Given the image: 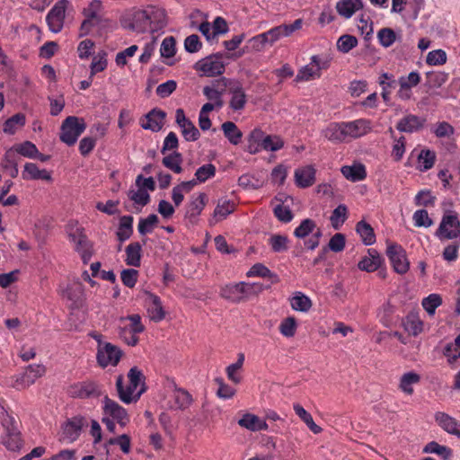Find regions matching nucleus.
I'll use <instances>...</instances> for the list:
<instances>
[{"label":"nucleus","instance_id":"obj_1","mask_svg":"<svg viewBox=\"0 0 460 460\" xmlns=\"http://www.w3.org/2000/svg\"><path fill=\"white\" fill-rule=\"evenodd\" d=\"M261 290V286L258 283L241 281L223 286L219 294L222 298L231 303L239 304L249 300L251 296L258 294Z\"/></svg>","mask_w":460,"mask_h":460},{"label":"nucleus","instance_id":"obj_2","mask_svg":"<svg viewBox=\"0 0 460 460\" xmlns=\"http://www.w3.org/2000/svg\"><path fill=\"white\" fill-rule=\"evenodd\" d=\"M68 238L75 244V251L79 253L84 265L88 264L93 253V243L84 233L83 227H75L68 230Z\"/></svg>","mask_w":460,"mask_h":460},{"label":"nucleus","instance_id":"obj_3","mask_svg":"<svg viewBox=\"0 0 460 460\" xmlns=\"http://www.w3.org/2000/svg\"><path fill=\"white\" fill-rule=\"evenodd\" d=\"M86 124L83 119L68 116L60 128L59 138L68 146H74L78 137L84 132Z\"/></svg>","mask_w":460,"mask_h":460},{"label":"nucleus","instance_id":"obj_4","mask_svg":"<svg viewBox=\"0 0 460 460\" xmlns=\"http://www.w3.org/2000/svg\"><path fill=\"white\" fill-rule=\"evenodd\" d=\"M217 82L227 88L228 93L231 95L229 108L234 111H243L247 103V94L243 84L239 80L226 77H221Z\"/></svg>","mask_w":460,"mask_h":460},{"label":"nucleus","instance_id":"obj_5","mask_svg":"<svg viewBox=\"0 0 460 460\" xmlns=\"http://www.w3.org/2000/svg\"><path fill=\"white\" fill-rule=\"evenodd\" d=\"M226 56V55L223 52H217L201 58L195 63L193 67L205 76L213 77L221 75L226 69V64L223 60Z\"/></svg>","mask_w":460,"mask_h":460},{"label":"nucleus","instance_id":"obj_6","mask_svg":"<svg viewBox=\"0 0 460 460\" xmlns=\"http://www.w3.org/2000/svg\"><path fill=\"white\" fill-rule=\"evenodd\" d=\"M88 426V420L83 415H75L68 418L61 424L59 440L66 443L76 441L84 428Z\"/></svg>","mask_w":460,"mask_h":460},{"label":"nucleus","instance_id":"obj_7","mask_svg":"<svg viewBox=\"0 0 460 460\" xmlns=\"http://www.w3.org/2000/svg\"><path fill=\"white\" fill-rule=\"evenodd\" d=\"M208 198L205 192L193 194L185 205L184 219L194 226L199 222V216L207 206Z\"/></svg>","mask_w":460,"mask_h":460},{"label":"nucleus","instance_id":"obj_8","mask_svg":"<svg viewBox=\"0 0 460 460\" xmlns=\"http://www.w3.org/2000/svg\"><path fill=\"white\" fill-rule=\"evenodd\" d=\"M68 394L74 398L95 399L102 394V385L93 380H85L73 384Z\"/></svg>","mask_w":460,"mask_h":460},{"label":"nucleus","instance_id":"obj_9","mask_svg":"<svg viewBox=\"0 0 460 460\" xmlns=\"http://www.w3.org/2000/svg\"><path fill=\"white\" fill-rule=\"evenodd\" d=\"M386 255L398 274H405L410 268V262L406 257L405 250L398 243H391L387 246Z\"/></svg>","mask_w":460,"mask_h":460},{"label":"nucleus","instance_id":"obj_10","mask_svg":"<svg viewBox=\"0 0 460 460\" xmlns=\"http://www.w3.org/2000/svg\"><path fill=\"white\" fill-rule=\"evenodd\" d=\"M137 387L131 386L129 383L126 387L124 386V376L122 375H119L116 379V390L118 393V396L119 400L126 403L129 404L131 402H137L140 396L146 391V384L142 385V387L138 391H137Z\"/></svg>","mask_w":460,"mask_h":460},{"label":"nucleus","instance_id":"obj_11","mask_svg":"<svg viewBox=\"0 0 460 460\" xmlns=\"http://www.w3.org/2000/svg\"><path fill=\"white\" fill-rule=\"evenodd\" d=\"M121 356V349L110 342L104 343L103 346H98L96 358L98 364L102 367L109 365L117 366Z\"/></svg>","mask_w":460,"mask_h":460},{"label":"nucleus","instance_id":"obj_12","mask_svg":"<svg viewBox=\"0 0 460 460\" xmlns=\"http://www.w3.org/2000/svg\"><path fill=\"white\" fill-rule=\"evenodd\" d=\"M67 4V0H60L57 2L48 13L46 22L52 32L58 33L61 31L64 25Z\"/></svg>","mask_w":460,"mask_h":460},{"label":"nucleus","instance_id":"obj_13","mask_svg":"<svg viewBox=\"0 0 460 460\" xmlns=\"http://www.w3.org/2000/svg\"><path fill=\"white\" fill-rule=\"evenodd\" d=\"M103 414L105 416L111 417L115 420L121 427H125L130 420L127 410L119 405L114 400L105 395L103 398Z\"/></svg>","mask_w":460,"mask_h":460},{"label":"nucleus","instance_id":"obj_14","mask_svg":"<svg viewBox=\"0 0 460 460\" xmlns=\"http://www.w3.org/2000/svg\"><path fill=\"white\" fill-rule=\"evenodd\" d=\"M60 295L63 298L70 302L71 309H79L83 307L84 303V288L81 282H75L64 288Z\"/></svg>","mask_w":460,"mask_h":460},{"label":"nucleus","instance_id":"obj_15","mask_svg":"<svg viewBox=\"0 0 460 460\" xmlns=\"http://www.w3.org/2000/svg\"><path fill=\"white\" fill-rule=\"evenodd\" d=\"M147 15L146 9L135 10L130 18L122 22V26L137 32H145L150 29Z\"/></svg>","mask_w":460,"mask_h":460},{"label":"nucleus","instance_id":"obj_16","mask_svg":"<svg viewBox=\"0 0 460 460\" xmlns=\"http://www.w3.org/2000/svg\"><path fill=\"white\" fill-rule=\"evenodd\" d=\"M165 117L166 113L164 111L158 108H154L144 116L145 120L141 119L140 125L146 130L158 132L162 129L164 124Z\"/></svg>","mask_w":460,"mask_h":460},{"label":"nucleus","instance_id":"obj_17","mask_svg":"<svg viewBox=\"0 0 460 460\" xmlns=\"http://www.w3.org/2000/svg\"><path fill=\"white\" fill-rule=\"evenodd\" d=\"M146 305L147 307V313L151 320L155 322H160L164 319L165 312L162 305L161 298L149 291H145Z\"/></svg>","mask_w":460,"mask_h":460},{"label":"nucleus","instance_id":"obj_18","mask_svg":"<svg viewBox=\"0 0 460 460\" xmlns=\"http://www.w3.org/2000/svg\"><path fill=\"white\" fill-rule=\"evenodd\" d=\"M437 424L447 433L460 438V421L444 411H437L434 415Z\"/></svg>","mask_w":460,"mask_h":460},{"label":"nucleus","instance_id":"obj_19","mask_svg":"<svg viewBox=\"0 0 460 460\" xmlns=\"http://www.w3.org/2000/svg\"><path fill=\"white\" fill-rule=\"evenodd\" d=\"M345 128L346 139L358 138L367 135L370 129V121L365 119H359L353 121L343 122Z\"/></svg>","mask_w":460,"mask_h":460},{"label":"nucleus","instance_id":"obj_20","mask_svg":"<svg viewBox=\"0 0 460 460\" xmlns=\"http://www.w3.org/2000/svg\"><path fill=\"white\" fill-rule=\"evenodd\" d=\"M302 20L296 19L291 24H281L267 31L270 37V45H273L282 37L290 36L293 32L302 28Z\"/></svg>","mask_w":460,"mask_h":460},{"label":"nucleus","instance_id":"obj_21","mask_svg":"<svg viewBox=\"0 0 460 460\" xmlns=\"http://www.w3.org/2000/svg\"><path fill=\"white\" fill-rule=\"evenodd\" d=\"M235 210V203L230 199H221L214 209L210 218H208V225L215 226L218 222L226 219Z\"/></svg>","mask_w":460,"mask_h":460},{"label":"nucleus","instance_id":"obj_22","mask_svg":"<svg viewBox=\"0 0 460 460\" xmlns=\"http://www.w3.org/2000/svg\"><path fill=\"white\" fill-rule=\"evenodd\" d=\"M426 119L414 114H408L402 118L396 124V129L400 132L413 133L420 130Z\"/></svg>","mask_w":460,"mask_h":460},{"label":"nucleus","instance_id":"obj_23","mask_svg":"<svg viewBox=\"0 0 460 460\" xmlns=\"http://www.w3.org/2000/svg\"><path fill=\"white\" fill-rule=\"evenodd\" d=\"M146 10L148 14L151 31L161 30L166 26V13L164 9L155 5H148Z\"/></svg>","mask_w":460,"mask_h":460},{"label":"nucleus","instance_id":"obj_24","mask_svg":"<svg viewBox=\"0 0 460 460\" xmlns=\"http://www.w3.org/2000/svg\"><path fill=\"white\" fill-rule=\"evenodd\" d=\"M315 169L313 165L297 168L295 171V182L299 188L305 189L315 181Z\"/></svg>","mask_w":460,"mask_h":460},{"label":"nucleus","instance_id":"obj_25","mask_svg":"<svg viewBox=\"0 0 460 460\" xmlns=\"http://www.w3.org/2000/svg\"><path fill=\"white\" fill-rule=\"evenodd\" d=\"M383 258L375 249H368L367 255L363 257L358 263L360 270L367 272L376 271L382 264Z\"/></svg>","mask_w":460,"mask_h":460},{"label":"nucleus","instance_id":"obj_26","mask_svg":"<svg viewBox=\"0 0 460 460\" xmlns=\"http://www.w3.org/2000/svg\"><path fill=\"white\" fill-rule=\"evenodd\" d=\"M19 160L20 156L17 155L14 150L10 148L5 152L1 161V167L11 178H16L18 176Z\"/></svg>","mask_w":460,"mask_h":460},{"label":"nucleus","instance_id":"obj_27","mask_svg":"<svg viewBox=\"0 0 460 460\" xmlns=\"http://www.w3.org/2000/svg\"><path fill=\"white\" fill-rule=\"evenodd\" d=\"M335 8L341 17L349 19L358 10L363 8V3L359 0H340Z\"/></svg>","mask_w":460,"mask_h":460},{"label":"nucleus","instance_id":"obj_28","mask_svg":"<svg viewBox=\"0 0 460 460\" xmlns=\"http://www.w3.org/2000/svg\"><path fill=\"white\" fill-rule=\"evenodd\" d=\"M341 172L347 180L352 182L363 181L367 177L366 167L362 164L344 165L341 167Z\"/></svg>","mask_w":460,"mask_h":460},{"label":"nucleus","instance_id":"obj_29","mask_svg":"<svg viewBox=\"0 0 460 460\" xmlns=\"http://www.w3.org/2000/svg\"><path fill=\"white\" fill-rule=\"evenodd\" d=\"M238 424L251 431L267 430L268 424L261 420L258 416L251 413L244 414L239 420Z\"/></svg>","mask_w":460,"mask_h":460},{"label":"nucleus","instance_id":"obj_30","mask_svg":"<svg viewBox=\"0 0 460 460\" xmlns=\"http://www.w3.org/2000/svg\"><path fill=\"white\" fill-rule=\"evenodd\" d=\"M248 278L261 277L269 279L272 284H276L279 281V276L272 272L268 267L262 263L253 264L250 270L246 272Z\"/></svg>","mask_w":460,"mask_h":460},{"label":"nucleus","instance_id":"obj_31","mask_svg":"<svg viewBox=\"0 0 460 460\" xmlns=\"http://www.w3.org/2000/svg\"><path fill=\"white\" fill-rule=\"evenodd\" d=\"M125 262L128 266L139 267L141 264L142 244L138 242L129 243L126 249Z\"/></svg>","mask_w":460,"mask_h":460},{"label":"nucleus","instance_id":"obj_32","mask_svg":"<svg viewBox=\"0 0 460 460\" xmlns=\"http://www.w3.org/2000/svg\"><path fill=\"white\" fill-rule=\"evenodd\" d=\"M133 217L127 215L119 218V228L116 233L117 238L120 243L129 239L133 234Z\"/></svg>","mask_w":460,"mask_h":460},{"label":"nucleus","instance_id":"obj_33","mask_svg":"<svg viewBox=\"0 0 460 460\" xmlns=\"http://www.w3.org/2000/svg\"><path fill=\"white\" fill-rule=\"evenodd\" d=\"M425 454H436L443 460H449L453 456V450L447 447L438 444L436 441H430L422 449Z\"/></svg>","mask_w":460,"mask_h":460},{"label":"nucleus","instance_id":"obj_34","mask_svg":"<svg viewBox=\"0 0 460 460\" xmlns=\"http://www.w3.org/2000/svg\"><path fill=\"white\" fill-rule=\"evenodd\" d=\"M323 135L328 140L332 142L347 141L343 122L331 123L324 130Z\"/></svg>","mask_w":460,"mask_h":460},{"label":"nucleus","instance_id":"obj_35","mask_svg":"<svg viewBox=\"0 0 460 460\" xmlns=\"http://www.w3.org/2000/svg\"><path fill=\"white\" fill-rule=\"evenodd\" d=\"M356 232L359 234L365 245H371L376 243V234L373 227L364 220L356 225Z\"/></svg>","mask_w":460,"mask_h":460},{"label":"nucleus","instance_id":"obj_36","mask_svg":"<svg viewBox=\"0 0 460 460\" xmlns=\"http://www.w3.org/2000/svg\"><path fill=\"white\" fill-rule=\"evenodd\" d=\"M293 410L313 433L319 434L322 432V428L314 423L312 415L306 411L302 405L299 403H294Z\"/></svg>","mask_w":460,"mask_h":460},{"label":"nucleus","instance_id":"obj_37","mask_svg":"<svg viewBox=\"0 0 460 460\" xmlns=\"http://www.w3.org/2000/svg\"><path fill=\"white\" fill-rule=\"evenodd\" d=\"M182 155L177 151H173L172 154L163 158L162 164L164 167L171 170L172 172L175 173H181L182 172Z\"/></svg>","mask_w":460,"mask_h":460},{"label":"nucleus","instance_id":"obj_38","mask_svg":"<svg viewBox=\"0 0 460 460\" xmlns=\"http://www.w3.org/2000/svg\"><path fill=\"white\" fill-rule=\"evenodd\" d=\"M222 130L225 137L232 145H238L241 142L243 133L237 126L232 121H226L222 124Z\"/></svg>","mask_w":460,"mask_h":460},{"label":"nucleus","instance_id":"obj_39","mask_svg":"<svg viewBox=\"0 0 460 460\" xmlns=\"http://www.w3.org/2000/svg\"><path fill=\"white\" fill-rule=\"evenodd\" d=\"M290 305L295 311L306 313L312 307V301L302 292H296L290 299Z\"/></svg>","mask_w":460,"mask_h":460},{"label":"nucleus","instance_id":"obj_40","mask_svg":"<svg viewBox=\"0 0 460 460\" xmlns=\"http://www.w3.org/2000/svg\"><path fill=\"white\" fill-rule=\"evenodd\" d=\"M420 381V375L415 372H407L402 376L399 387L403 393L411 394L413 393L412 385L418 384Z\"/></svg>","mask_w":460,"mask_h":460},{"label":"nucleus","instance_id":"obj_41","mask_svg":"<svg viewBox=\"0 0 460 460\" xmlns=\"http://www.w3.org/2000/svg\"><path fill=\"white\" fill-rule=\"evenodd\" d=\"M348 218V208L344 204H340L334 210L332 211L330 221L332 227L336 230L340 229V227L344 224V222Z\"/></svg>","mask_w":460,"mask_h":460},{"label":"nucleus","instance_id":"obj_42","mask_svg":"<svg viewBox=\"0 0 460 460\" xmlns=\"http://www.w3.org/2000/svg\"><path fill=\"white\" fill-rule=\"evenodd\" d=\"M268 243L273 252H284L288 250L289 240L287 235L275 234L269 238Z\"/></svg>","mask_w":460,"mask_h":460},{"label":"nucleus","instance_id":"obj_43","mask_svg":"<svg viewBox=\"0 0 460 460\" xmlns=\"http://www.w3.org/2000/svg\"><path fill=\"white\" fill-rule=\"evenodd\" d=\"M442 302L441 296L433 293L422 299L421 305L428 314L432 316L435 314L436 309L442 305Z\"/></svg>","mask_w":460,"mask_h":460},{"label":"nucleus","instance_id":"obj_44","mask_svg":"<svg viewBox=\"0 0 460 460\" xmlns=\"http://www.w3.org/2000/svg\"><path fill=\"white\" fill-rule=\"evenodd\" d=\"M3 443L5 446V447L10 451L20 450V448L22 446L21 432L18 429L6 432Z\"/></svg>","mask_w":460,"mask_h":460},{"label":"nucleus","instance_id":"obj_45","mask_svg":"<svg viewBox=\"0 0 460 460\" xmlns=\"http://www.w3.org/2000/svg\"><path fill=\"white\" fill-rule=\"evenodd\" d=\"M174 408L179 410L187 409L192 402V396L188 391L179 388L173 394Z\"/></svg>","mask_w":460,"mask_h":460},{"label":"nucleus","instance_id":"obj_46","mask_svg":"<svg viewBox=\"0 0 460 460\" xmlns=\"http://www.w3.org/2000/svg\"><path fill=\"white\" fill-rule=\"evenodd\" d=\"M316 228V223L311 218H305L294 230V235L299 239H305L309 234H314Z\"/></svg>","mask_w":460,"mask_h":460},{"label":"nucleus","instance_id":"obj_47","mask_svg":"<svg viewBox=\"0 0 460 460\" xmlns=\"http://www.w3.org/2000/svg\"><path fill=\"white\" fill-rule=\"evenodd\" d=\"M107 66V53L105 51L98 52V54L93 57L90 66L91 77H93L99 72L104 71Z\"/></svg>","mask_w":460,"mask_h":460},{"label":"nucleus","instance_id":"obj_48","mask_svg":"<svg viewBox=\"0 0 460 460\" xmlns=\"http://www.w3.org/2000/svg\"><path fill=\"white\" fill-rule=\"evenodd\" d=\"M159 222V218L155 214H150L146 218H140L137 230L141 235H146V234L152 233L153 229L156 226Z\"/></svg>","mask_w":460,"mask_h":460},{"label":"nucleus","instance_id":"obj_49","mask_svg":"<svg viewBox=\"0 0 460 460\" xmlns=\"http://www.w3.org/2000/svg\"><path fill=\"white\" fill-rule=\"evenodd\" d=\"M216 166L212 164H206L199 167L195 172V180L198 183H204L216 175Z\"/></svg>","mask_w":460,"mask_h":460},{"label":"nucleus","instance_id":"obj_50","mask_svg":"<svg viewBox=\"0 0 460 460\" xmlns=\"http://www.w3.org/2000/svg\"><path fill=\"white\" fill-rule=\"evenodd\" d=\"M11 149L14 150L18 156L22 155L28 158H35L38 155L37 146L31 141H25L22 144L15 145Z\"/></svg>","mask_w":460,"mask_h":460},{"label":"nucleus","instance_id":"obj_51","mask_svg":"<svg viewBox=\"0 0 460 460\" xmlns=\"http://www.w3.org/2000/svg\"><path fill=\"white\" fill-rule=\"evenodd\" d=\"M284 140L278 135L266 134L262 143V150L276 152L283 148Z\"/></svg>","mask_w":460,"mask_h":460},{"label":"nucleus","instance_id":"obj_52","mask_svg":"<svg viewBox=\"0 0 460 460\" xmlns=\"http://www.w3.org/2000/svg\"><path fill=\"white\" fill-rule=\"evenodd\" d=\"M389 132L391 134L392 138L394 139V144L393 146L392 155L394 156V161L399 162L402 160L404 152H405V144L406 139L403 136L399 138L394 137V132L392 128H389Z\"/></svg>","mask_w":460,"mask_h":460},{"label":"nucleus","instance_id":"obj_53","mask_svg":"<svg viewBox=\"0 0 460 460\" xmlns=\"http://www.w3.org/2000/svg\"><path fill=\"white\" fill-rule=\"evenodd\" d=\"M377 39L381 46L391 47L397 40L396 33L391 28H382L377 32Z\"/></svg>","mask_w":460,"mask_h":460},{"label":"nucleus","instance_id":"obj_54","mask_svg":"<svg viewBox=\"0 0 460 460\" xmlns=\"http://www.w3.org/2000/svg\"><path fill=\"white\" fill-rule=\"evenodd\" d=\"M25 124V116L17 113L9 118L4 124V131L8 134H14L16 129Z\"/></svg>","mask_w":460,"mask_h":460},{"label":"nucleus","instance_id":"obj_55","mask_svg":"<svg viewBox=\"0 0 460 460\" xmlns=\"http://www.w3.org/2000/svg\"><path fill=\"white\" fill-rule=\"evenodd\" d=\"M419 163H420L421 171L426 172L431 169L436 162V154L429 149H423L418 155Z\"/></svg>","mask_w":460,"mask_h":460},{"label":"nucleus","instance_id":"obj_56","mask_svg":"<svg viewBox=\"0 0 460 460\" xmlns=\"http://www.w3.org/2000/svg\"><path fill=\"white\" fill-rule=\"evenodd\" d=\"M297 323L294 316L285 318L279 324L280 333L287 338L294 337L296 332Z\"/></svg>","mask_w":460,"mask_h":460},{"label":"nucleus","instance_id":"obj_57","mask_svg":"<svg viewBox=\"0 0 460 460\" xmlns=\"http://www.w3.org/2000/svg\"><path fill=\"white\" fill-rule=\"evenodd\" d=\"M223 93L224 89L219 91L208 85L203 88V94L207 97L208 100L214 102L213 103H216V109L217 110H220L224 106V101L222 98Z\"/></svg>","mask_w":460,"mask_h":460},{"label":"nucleus","instance_id":"obj_58","mask_svg":"<svg viewBox=\"0 0 460 460\" xmlns=\"http://www.w3.org/2000/svg\"><path fill=\"white\" fill-rule=\"evenodd\" d=\"M358 45V39L349 34H344L341 36L337 40V49L339 51L342 53H348L352 49L357 47Z\"/></svg>","mask_w":460,"mask_h":460},{"label":"nucleus","instance_id":"obj_59","mask_svg":"<svg viewBox=\"0 0 460 460\" xmlns=\"http://www.w3.org/2000/svg\"><path fill=\"white\" fill-rule=\"evenodd\" d=\"M314 65L308 64L303 66L296 76V82L310 81L321 76V72H318Z\"/></svg>","mask_w":460,"mask_h":460},{"label":"nucleus","instance_id":"obj_60","mask_svg":"<svg viewBox=\"0 0 460 460\" xmlns=\"http://www.w3.org/2000/svg\"><path fill=\"white\" fill-rule=\"evenodd\" d=\"M161 56L166 58H172L176 53V40L174 37L168 36L162 41L160 47Z\"/></svg>","mask_w":460,"mask_h":460},{"label":"nucleus","instance_id":"obj_61","mask_svg":"<svg viewBox=\"0 0 460 460\" xmlns=\"http://www.w3.org/2000/svg\"><path fill=\"white\" fill-rule=\"evenodd\" d=\"M244 361V355L243 353L238 354L237 361L234 364L229 365L226 367V375L229 380L234 384L241 382V377L236 375V372L243 367Z\"/></svg>","mask_w":460,"mask_h":460},{"label":"nucleus","instance_id":"obj_62","mask_svg":"<svg viewBox=\"0 0 460 460\" xmlns=\"http://www.w3.org/2000/svg\"><path fill=\"white\" fill-rule=\"evenodd\" d=\"M436 197L432 195L430 190H422L417 193L414 199L416 206L434 207Z\"/></svg>","mask_w":460,"mask_h":460},{"label":"nucleus","instance_id":"obj_63","mask_svg":"<svg viewBox=\"0 0 460 460\" xmlns=\"http://www.w3.org/2000/svg\"><path fill=\"white\" fill-rule=\"evenodd\" d=\"M273 214L282 223H289L294 217L292 210L288 206L279 204L273 208Z\"/></svg>","mask_w":460,"mask_h":460},{"label":"nucleus","instance_id":"obj_64","mask_svg":"<svg viewBox=\"0 0 460 460\" xmlns=\"http://www.w3.org/2000/svg\"><path fill=\"white\" fill-rule=\"evenodd\" d=\"M128 196L135 204L142 207L146 206L150 202V195L148 192L140 188H138L137 191L129 190Z\"/></svg>","mask_w":460,"mask_h":460}]
</instances>
